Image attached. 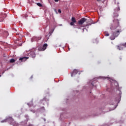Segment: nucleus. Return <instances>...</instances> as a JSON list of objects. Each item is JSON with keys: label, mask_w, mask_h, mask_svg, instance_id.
I'll return each instance as SVG.
<instances>
[{"label": "nucleus", "mask_w": 126, "mask_h": 126, "mask_svg": "<svg viewBox=\"0 0 126 126\" xmlns=\"http://www.w3.org/2000/svg\"><path fill=\"white\" fill-rule=\"evenodd\" d=\"M34 40V38H33L32 39V42H33V41H34V40Z\"/></svg>", "instance_id": "obj_26"}, {"label": "nucleus", "mask_w": 126, "mask_h": 126, "mask_svg": "<svg viewBox=\"0 0 126 126\" xmlns=\"http://www.w3.org/2000/svg\"><path fill=\"white\" fill-rule=\"evenodd\" d=\"M114 25H111L110 27L111 30H115V29H117L118 27H120V22H119V20L115 19L113 20Z\"/></svg>", "instance_id": "obj_1"}, {"label": "nucleus", "mask_w": 126, "mask_h": 126, "mask_svg": "<svg viewBox=\"0 0 126 126\" xmlns=\"http://www.w3.org/2000/svg\"><path fill=\"white\" fill-rule=\"evenodd\" d=\"M5 17H6V15L4 14H2L0 16V21H3V20L4 19V18H5Z\"/></svg>", "instance_id": "obj_6"}, {"label": "nucleus", "mask_w": 126, "mask_h": 126, "mask_svg": "<svg viewBox=\"0 0 126 126\" xmlns=\"http://www.w3.org/2000/svg\"><path fill=\"white\" fill-rule=\"evenodd\" d=\"M122 32V29H119L117 31L114 32L113 33V36H115L116 38L120 35V33Z\"/></svg>", "instance_id": "obj_4"}, {"label": "nucleus", "mask_w": 126, "mask_h": 126, "mask_svg": "<svg viewBox=\"0 0 126 126\" xmlns=\"http://www.w3.org/2000/svg\"><path fill=\"white\" fill-rule=\"evenodd\" d=\"M119 60H120V61H122V57H120Z\"/></svg>", "instance_id": "obj_25"}, {"label": "nucleus", "mask_w": 126, "mask_h": 126, "mask_svg": "<svg viewBox=\"0 0 126 126\" xmlns=\"http://www.w3.org/2000/svg\"><path fill=\"white\" fill-rule=\"evenodd\" d=\"M96 82H97V81H93L92 82V86H94V84H95V83H96Z\"/></svg>", "instance_id": "obj_16"}, {"label": "nucleus", "mask_w": 126, "mask_h": 126, "mask_svg": "<svg viewBox=\"0 0 126 126\" xmlns=\"http://www.w3.org/2000/svg\"><path fill=\"white\" fill-rule=\"evenodd\" d=\"M104 34L105 36H106L107 37L108 36H109V35H110V34H109V32H104Z\"/></svg>", "instance_id": "obj_14"}, {"label": "nucleus", "mask_w": 126, "mask_h": 126, "mask_svg": "<svg viewBox=\"0 0 126 126\" xmlns=\"http://www.w3.org/2000/svg\"><path fill=\"white\" fill-rule=\"evenodd\" d=\"M24 126H34V125L30 124L29 125H25Z\"/></svg>", "instance_id": "obj_18"}, {"label": "nucleus", "mask_w": 126, "mask_h": 126, "mask_svg": "<svg viewBox=\"0 0 126 126\" xmlns=\"http://www.w3.org/2000/svg\"><path fill=\"white\" fill-rule=\"evenodd\" d=\"M56 2H58L59 1V0H54Z\"/></svg>", "instance_id": "obj_24"}, {"label": "nucleus", "mask_w": 126, "mask_h": 126, "mask_svg": "<svg viewBox=\"0 0 126 126\" xmlns=\"http://www.w3.org/2000/svg\"><path fill=\"white\" fill-rule=\"evenodd\" d=\"M15 62V60L13 59H12L10 60V63H14Z\"/></svg>", "instance_id": "obj_17"}, {"label": "nucleus", "mask_w": 126, "mask_h": 126, "mask_svg": "<svg viewBox=\"0 0 126 126\" xmlns=\"http://www.w3.org/2000/svg\"><path fill=\"white\" fill-rule=\"evenodd\" d=\"M78 73V70H77V69H74L73 70V72L71 74V77L74 76V75H76V74Z\"/></svg>", "instance_id": "obj_7"}, {"label": "nucleus", "mask_w": 126, "mask_h": 126, "mask_svg": "<svg viewBox=\"0 0 126 126\" xmlns=\"http://www.w3.org/2000/svg\"><path fill=\"white\" fill-rule=\"evenodd\" d=\"M95 87H96V85H95Z\"/></svg>", "instance_id": "obj_30"}, {"label": "nucleus", "mask_w": 126, "mask_h": 126, "mask_svg": "<svg viewBox=\"0 0 126 126\" xmlns=\"http://www.w3.org/2000/svg\"><path fill=\"white\" fill-rule=\"evenodd\" d=\"M10 117L7 118L4 120H2L1 121V123H6V122H8L9 123V121H10Z\"/></svg>", "instance_id": "obj_9"}, {"label": "nucleus", "mask_w": 126, "mask_h": 126, "mask_svg": "<svg viewBox=\"0 0 126 126\" xmlns=\"http://www.w3.org/2000/svg\"><path fill=\"white\" fill-rule=\"evenodd\" d=\"M48 48V44H44L42 47L38 48V51H45Z\"/></svg>", "instance_id": "obj_5"}, {"label": "nucleus", "mask_w": 126, "mask_h": 126, "mask_svg": "<svg viewBox=\"0 0 126 126\" xmlns=\"http://www.w3.org/2000/svg\"><path fill=\"white\" fill-rule=\"evenodd\" d=\"M116 37L115 36H114V35H111V36H110V39H111V40H115V39L116 38Z\"/></svg>", "instance_id": "obj_15"}, {"label": "nucleus", "mask_w": 126, "mask_h": 126, "mask_svg": "<svg viewBox=\"0 0 126 126\" xmlns=\"http://www.w3.org/2000/svg\"><path fill=\"white\" fill-rule=\"evenodd\" d=\"M121 101V96H119L117 97L116 102H118V103H119Z\"/></svg>", "instance_id": "obj_12"}, {"label": "nucleus", "mask_w": 126, "mask_h": 126, "mask_svg": "<svg viewBox=\"0 0 126 126\" xmlns=\"http://www.w3.org/2000/svg\"><path fill=\"white\" fill-rule=\"evenodd\" d=\"M37 5L40 7L42 6V4H41L40 3H37Z\"/></svg>", "instance_id": "obj_21"}, {"label": "nucleus", "mask_w": 126, "mask_h": 126, "mask_svg": "<svg viewBox=\"0 0 126 126\" xmlns=\"http://www.w3.org/2000/svg\"><path fill=\"white\" fill-rule=\"evenodd\" d=\"M117 16H119V15H118V14H117Z\"/></svg>", "instance_id": "obj_28"}, {"label": "nucleus", "mask_w": 126, "mask_h": 126, "mask_svg": "<svg viewBox=\"0 0 126 126\" xmlns=\"http://www.w3.org/2000/svg\"><path fill=\"white\" fill-rule=\"evenodd\" d=\"M70 25H71V26H73V25H74V22H71L70 23Z\"/></svg>", "instance_id": "obj_19"}, {"label": "nucleus", "mask_w": 126, "mask_h": 126, "mask_svg": "<svg viewBox=\"0 0 126 126\" xmlns=\"http://www.w3.org/2000/svg\"><path fill=\"white\" fill-rule=\"evenodd\" d=\"M30 56L32 58H35L36 54H35V51H31L30 53Z\"/></svg>", "instance_id": "obj_8"}, {"label": "nucleus", "mask_w": 126, "mask_h": 126, "mask_svg": "<svg viewBox=\"0 0 126 126\" xmlns=\"http://www.w3.org/2000/svg\"><path fill=\"white\" fill-rule=\"evenodd\" d=\"M117 47L118 50H119V51H122V50H123L124 49L121 45H118Z\"/></svg>", "instance_id": "obj_11"}, {"label": "nucleus", "mask_w": 126, "mask_h": 126, "mask_svg": "<svg viewBox=\"0 0 126 126\" xmlns=\"http://www.w3.org/2000/svg\"><path fill=\"white\" fill-rule=\"evenodd\" d=\"M122 46H124V47H126V42L125 43L122 44Z\"/></svg>", "instance_id": "obj_22"}, {"label": "nucleus", "mask_w": 126, "mask_h": 126, "mask_svg": "<svg viewBox=\"0 0 126 126\" xmlns=\"http://www.w3.org/2000/svg\"><path fill=\"white\" fill-rule=\"evenodd\" d=\"M49 34H51V32H49Z\"/></svg>", "instance_id": "obj_29"}, {"label": "nucleus", "mask_w": 126, "mask_h": 126, "mask_svg": "<svg viewBox=\"0 0 126 126\" xmlns=\"http://www.w3.org/2000/svg\"><path fill=\"white\" fill-rule=\"evenodd\" d=\"M97 1H101V0H97Z\"/></svg>", "instance_id": "obj_27"}, {"label": "nucleus", "mask_w": 126, "mask_h": 126, "mask_svg": "<svg viewBox=\"0 0 126 126\" xmlns=\"http://www.w3.org/2000/svg\"><path fill=\"white\" fill-rule=\"evenodd\" d=\"M115 10L116 11H120V7H118V8H117L116 9H115Z\"/></svg>", "instance_id": "obj_20"}, {"label": "nucleus", "mask_w": 126, "mask_h": 126, "mask_svg": "<svg viewBox=\"0 0 126 126\" xmlns=\"http://www.w3.org/2000/svg\"><path fill=\"white\" fill-rule=\"evenodd\" d=\"M58 12H59V13H62V10H61V9H59Z\"/></svg>", "instance_id": "obj_23"}, {"label": "nucleus", "mask_w": 126, "mask_h": 126, "mask_svg": "<svg viewBox=\"0 0 126 126\" xmlns=\"http://www.w3.org/2000/svg\"><path fill=\"white\" fill-rule=\"evenodd\" d=\"M10 125H12L13 126H18L19 124L15 122L13 118L12 117H10V121H9Z\"/></svg>", "instance_id": "obj_3"}, {"label": "nucleus", "mask_w": 126, "mask_h": 126, "mask_svg": "<svg viewBox=\"0 0 126 126\" xmlns=\"http://www.w3.org/2000/svg\"><path fill=\"white\" fill-rule=\"evenodd\" d=\"M84 22H87V24L84 26H89V25H91V24L88 23V21H87V19L85 18H82L78 22V24L79 25H82Z\"/></svg>", "instance_id": "obj_2"}, {"label": "nucleus", "mask_w": 126, "mask_h": 126, "mask_svg": "<svg viewBox=\"0 0 126 126\" xmlns=\"http://www.w3.org/2000/svg\"><path fill=\"white\" fill-rule=\"evenodd\" d=\"M71 21L72 22H74V23H76V20H75V18L74 17H72L71 18Z\"/></svg>", "instance_id": "obj_13"}, {"label": "nucleus", "mask_w": 126, "mask_h": 126, "mask_svg": "<svg viewBox=\"0 0 126 126\" xmlns=\"http://www.w3.org/2000/svg\"><path fill=\"white\" fill-rule=\"evenodd\" d=\"M29 58L28 57H23V58H20L19 59V61H26V60H28Z\"/></svg>", "instance_id": "obj_10"}]
</instances>
